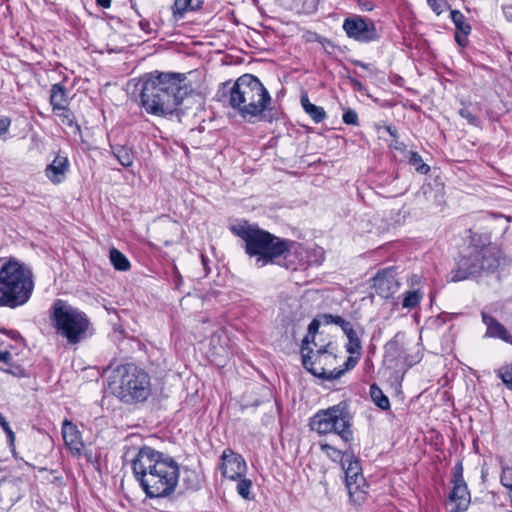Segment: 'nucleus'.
I'll use <instances>...</instances> for the list:
<instances>
[{
	"label": "nucleus",
	"mask_w": 512,
	"mask_h": 512,
	"mask_svg": "<svg viewBox=\"0 0 512 512\" xmlns=\"http://www.w3.org/2000/svg\"><path fill=\"white\" fill-rule=\"evenodd\" d=\"M343 30L349 38L368 43L376 39V27L372 20L358 15L347 17L343 22Z\"/></svg>",
	"instance_id": "ddd939ff"
},
{
	"label": "nucleus",
	"mask_w": 512,
	"mask_h": 512,
	"mask_svg": "<svg viewBox=\"0 0 512 512\" xmlns=\"http://www.w3.org/2000/svg\"><path fill=\"white\" fill-rule=\"evenodd\" d=\"M231 230L244 241L246 254L255 257V264L259 268L274 263L277 258L287 251L289 244H291L290 240L277 237L256 224H249L247 221L232 226Z\"/></svg>",
	"instance_id": "7ed1b4c3"
},
{
	"label": "nucleus",
	"mask_w": 512,
	"mask_h": 512,
	"mask_svg": "<svg viewBox=\"0 0 512 512\" xmlns=\"http://www.w3.org/2000/svg\"><path fill=\"white\" fill-rule=\"evenodd\" d=\"M69 166L66 156L57 155L52 163L47 165L45 175L53 184H60L64 181Z\"/></svg>",
	"instance_id": "6ab92c4d"
},
{
	"label": "nucleus",
	"mask_w": 512,
	"mask_h": 512,
	"mask_svg": "<svg viewBox=\"0 0 512 512\" xmlns=\"http://www.w3.org/2000/svg\"><path fill=\"white\" fill-rule=\"evenodd\" d=\"M218 94L228 96L231 108L249 123L272 120L271 95L259 78L252 74H243L233 84L230 81L222 83Z\"/></svg>",
	"instance_id": "f03ea898"
},
{
	"label": "nucleus",
	"mask_w": 512,
	"mask_h": 512,
	"mask_svg": "<svg viewBox=\"0 0 512 512\" xmlns=\"http://www.w3.org/2000/svg\"><path fill=\"white\" fill-rule=\"evenodd\" d=\"M342 468L345 474L346 487L351 494L360 488L364 477L359 459L349 449L346 450V458L342 463Z\"/></svg>",
	"instance_id": "2eb2a0df"
},
{
	"label": "nucleus",
	"mask_w": 512,
	"mask_h": 512,
	"mask_svg": "<svg viewBox=\"0 0 512 512\" xmlns=\"http://www.w3.org/2000/svg\"><path fill=\"white\" fill-rule=\"evenodd\" d=\"M300 102L303 110L311 117L315 123H320L326 118L327 115L324 108L312 104L309 101L307 93L301 95Z\"/></svg>",
	"instance_id": "b1692460"
},
{
	"label": "nucleus",
	"mask_w": 512,
	"mask_h": 512,
	"mask_svg": "<svg viewBox=\"0 0 512 512\" xmlns=\"http://www.w3.org/2000/svg\"><path fill=\"white\" fill-rule=\"evenodd\" d=\"M251 487H252V481L247 478L241 477L237 484V493L242 498H244L246 500H250V499H252Z\"/></svg>",
	"instance_id": "4c0bfd02"
},
{
	"label": "nucleus",
	"mask_w": 512,
	"mask_h": 512,
	"mask_svg": "<svg viewBox=\"0 0 512 512\" xmlns=\"http://www.w3.org/2000/svg\"><path fill=\"white\" fill-rule=\"evenodd\" d=\"M0 370L14 377L24 378L28 376L26 370L13 360L12 354L7 350H0Z\"/></svg>",
	"instance_id": "4be33fe9"
},
{
	"label": "nucleus",
	"mask_w": 512,
	"mask_h": 512,
	"mask_svg": "<svg viewBox=\"0 0 512 512\" xmlns=\"http://www.w3.org/2000/svg\"><path fill=\"white\" fill-rule=\"evenodd\" d=\"M500 482L509 491L512 490V467H510V466H502Z\"/></svg>",
	"instance_id": "58836bf2"
},
{
	"label": "nucleus",
	"mask_w": 512,
	"mask_h": 512,
	"mask_svg": "<svg viewBox=\"0 0 512 512\" xmlns=\"http://www.w3.org/2000/svg\"><path fill=\"white\" fill-rule=\"evenodd\" d=\"M96 3L102 8H109L111 6V0H96Z\"/></svg>",
	"instance_id": "052dcab7"
},
{
	"label": "nucleus",
	"mask_w": 512,
	"mask_h": 512,
	"mask_svg": "<svg viewBox=\"0 0 512 512\" xmlns=\"http://www.w3.org/2000/svg\"><path fill=\"white\" fill-rule=\"evenodd\" d=\"M408 284L410 288H417L421 286V277L417 274H413L408 279Z\"/></svg>",
	"instance_id": "8fccbe9b"
},
{
	"label": "nucleus",
	"mask_w": 512,
	"mask_h": 512,
	"mask_svg": "<svg viewBox=\"0 0 512 512\" xmlns=\"http://www.w3.org/2000/svg\"><path fill=\"white\" fill-rule=\"evenodd\" d=\"M345 321L346 320L339 315H332V324L338 325L340 327Z\"/></svg>",
	"instance_id": "13d9d810"
},
{
	"label": "nucleus",
	"mask_w": 512,
	"mask_h": 512,
	"mask_svg": "<svg viewBox=\"0 0 512 512\" xmlns=\"http://www.w3.org/2000/svg\"><path fill=\"white\" fill-rule=\"evenodd\" d=\"M360 358H361V353L355 354V355L350 354V356L347 358L346 362L344 363V368L334 369V371H342V376H343L346 371L353 369L358 364Z\"/></svg>",
	"instance_id": "c03bdc74"
},
{
	"label": "nucleus",
	"mask_w": 512,
	"mask_h": 512,
	"mask_svg": "<svg viewBox=\"0 0 512 512\" xmlns=\"http://www.w3.org/2000/svg\"><path fill=\"white\" fill-rule=\"evenodd\" d=\"M130 3H131V7L136 11V13H137L139 16H141V15H140V13L138 12V10L136 9V4L134 3V1H133V0H130Z\"/></svg>",
	"instance_id": "338daca9"
},
{
	"label": "nucleus",
	"mask_w": 512,
	"mask_h": 512,
	"mask_svg": "<svg viewBox=\"0 0 512 512\" xmlns=\"http://www.w3.org/2000/svg\"><path fill=\"white\" fill-rule=\"evenodd\" d=\"M183 483L187 489L196 491L201 487V479L198 473L194 470L185 469Z\"/></svg>",
	"instance_id": "72a5a7b5"
},
{
	"label": "nucleus",
	"mask_w": 512,
	"mask_h": 512,
	"mask_svg": "<svg viewBox=\"0 0 512 512\" xmlns=\"http://www.w3.org/2000/svg\"><path fill=\"white\" fill-rule=\"evenodd\" d=\"M201 261H202L203 267L206 271V274H208V272H209V269L207 267L208 259L204 255H201Z\"/></svg>",
	"instance_id": "e2e57ef3"
},
{
	"label": "nucleus",
	"mask_w": 512,
	"mask_h": 512,
	"mask_svg": "<svg viewBox=\"0 0 512 512\" xmlns=\"http://www.w3.org/2000/svg\"><path fill=\"white\" fill-rule=\"evenodd\" d=\"M50 320L56 333L69 344H77L89 334L91 323L87 315L62 299L53 302Z\"/></svg>",
	"instance_id": "423d86ee"
},
{
	"label": "nucleus",
	"mask_w": 512,
	"mask_h": 512,
	"mask_svg": "<svg viewBox=\"0 0 512 512\" xmlns=\"http://www.w3.org/2000/svg\"><path fill=\"white\" fill-rule=\"evenodd\" d=\"M340 328L342 329L343 333L345 334V336H347L348 334L350 333H353L355 332L352 324L349 322V321H345L341 326Z\"/></svg>",
	"instance_id": "6e6d98bb"
},
{
	"label": "nucleus",
	"mask_w": 512,
	"mask_h": 512,
	"mask_svg": "<svg viewBox=\"0 0 512 512\" xmlns=\"http://www.w3.org/2000/svg\"><path fill=\"white\" fill-rule=\"evenodd\" d=\"M164 455V452H160L146 445L138 449L131 460V468L141 488H143L146 485V481L150 480V477L157 472L159 463Z\"/></svg>",
	"instance_id": "9b49d317"
},
{
	"label": "nucleus",
	"mask_w": 512,
	"mask_h": 512,
	"mask_svg": "<svg viewBox=\"0 0 512 512\" xmlns=\"http://www.w3.org/2000/svg\"><path fill=\"white\" fill-rule=\"evenodd\" d=\"M386 131L392 136L397 137V129L393 126H386Z\"/></svg>",
	"instance_id": "680f3d73"
},
{
	"label": "nucleus",
	"mask_w": 512,
	"mask_h": 512,
	"mask_svg": "<svg viewBox=\"0 0 512 512\" xmlns=\"http://www.w3.org/2000/svg\"><path fill=\"white\" fill-rule=\"evenodd\" d=\"M317 319L321 320V324L329 325L332 324V314H319L316 316Z\"/></svg>",
	"instance_id": "5fc2aeb1"
},
{
	"label": "nucleus",
	"mask_w": 512,
	"mask_h": 512,
	"mask_svg": "<svg viewBox=\"0 0 512 512\" xmlns=\"http://www.w3.org/2000/svg\"><path fill=\"white\" fill-rule=\"evenodd\" d=\"M481 320L486 326V331L484 334L485 338L500 339L503 342L512 345V334L495 317L486 313L485 311H482Z\"/></svg>",
	"instance_id": "f3484780"
},
{
	"label": "nucleus",
	"mask_w": 512,
	"mask_h": 512,
	"mask_svg": "<svg viewBox=\"0 0 512 512\" xmlns=\"http://www.w3.org/2000/svg\"><path fill=\"white\" fill-rule=\"evenodd\" d=\"M6 434V437H7V441H8V444L10 446H13L14 443H15V434L13 432V430L11 429L10 425H8L7 427L4 428L3 430Z\"/></svg>",
	"instance_id": "3c124183"
},
{
	"label": "nucleus",
	"mask_w": 512,
	"mask_h": 512,
	"mask_svg": "<svg viewBox=\"0 0 512 512\" xmlns=\"http://www.w3.org/2000/svg\"><path fill=\"white\" fill-rule=\"evenodd\" d=\"M505 262V258L498 246L486 247L483 252L474 256H461L456 268L450 273L452 282H459L481 273H494Z\"/></svg>",
	"instance_id": "6e6552de"
},
{
	"label": "nucleus",
	"mask_w": 512,
	"mask_h": 512,
	"mask_svg": "<svg viewBox=\"0 0 512 512\" xmlns=\"http://www.w3.org/2000/svg\"><path fill=\"white\" fill-rule=\"evenodd\" d=\"M491 243L490 237L486 234L475 233L471 236V241L468 246V253L464 256H474L480 252H483L486 247H494Z\"/></svg>",
	"instance_id": "393cba45"
},
{
	"label": "nucleus",
	"mask_w": 512,
	"mask_h": 512,
	"mask_svg": "<svg viewBox=\"0 0 512 512\" xmlns=\"http://www.w3.org/2000/svg\"><path fill=\"white\" fill-rule=\"evenodd\" d=\"M455 40L456 42L461 45V46H465L466 45V42H467V36L461 34V33H458L456 32L455 33Z\"/></svg>",
	"instance_id": "4d7b16f0"
},
{
	"label": "nucleus",
	"mask_w": 512,
	"mask_h": 512,
	"mask_svg": "<svg viewBox=\"0 0 512 512\" xmlns=\"http://www.w3.org/2000/svg\"><path fill=\"white\" fill-rule=\"evenodd\" d=\"M342 120L345 124L347 125H358L359 124V120H358V114L356 113L355 110L351 109V108H348L344 111L343 113V116H342Z\"/></svg>",
	"instance_id": "37998d69"
},
{
	"label": "nucleus",
	"mask_w": 512,
	"mask_h": 512,
	"mask_svg": "<svg viewBox=\"0 0 512 512\" xmlns=\"http://www.w3.org/2000/svg\"><path fill=\"white\" fill-rule=\"evenodd\" d=\"M180 466L170 455L163 456L159 463L157 472L146 481L142 488L147 498H167L171 496L178 485Z\"/></svg>",
	"instance_id": "1a4fd4ad"
},
{
	"label": "nucleus",
	"mask_w": 512,
	"mask_h": 512,
	"mask_svg": "<svg viewBox=\"0 0 512 512\" xmlns=\"http://www.w3.org/2000/svg\"><path fill=\"white\" fill-rule=\"evenodd\" d=\"M356 2L362 11H372L375 7L372 0H356Z\"/></svg>",
	"instance_id": "09e8293b"
},
{
	"label": "nucleus",
	"mask_w": 512,
	"mask_h": 512,
	"mask_svg": "<svg viewBox=\"0 0 512 512\" xmlns=\"http://www.w3.org/2000/svg\"><path fill=\"white\" fill-rule=\"evenodd\" d=\"M427 3L436 15H440L449 8L447 0H427Z\"/></svg>",
	"instance_id": "a19ab883"
},
{
	"label": "nucleus",
	"mask_w": 512,
	"mask_h": 512,
	"mask_svg": "<svg viewBox=\"0 0 512 512\" xmlns=\"http://www.w3.org/2000/svg\"><path fill=\"white\" fill-rule=\"evenodd\" d=\"M320 449L334 462H341L342 464L346 458V450L341 451L328 443L320 444Z\"/></svg>",
	"instance_id": "473e14b6"
},
{
	"label": "nucleus",
	"mask_w": 512,
	"mask_h": 512,
	"mask_svg": "<svg viewBox=\"0 0 512 512\" xmlns=\"http://www.w3.org/2000/svg\"><path fill=\"white\" fill-rule=\"evenodd\" d=\"M370 396L375 403L382 410H388L390 408V401L383 391L376 385L370 386Z\"/></svg>",
	"instance_id": "c756f323"
},
{
	"label": "nucleus",
	"mask_w": 512,
	"mask_h": 512,
	"mask_svg": "<svg viewBox=\"0 0 512 512\" xmlns=\"http://www.w3.org/2000/svg\"><path fill=\"white\" fill-rule=\"evenodd\" d=\"M450 17L458 33L467 36L471 32V26L466 22L465 16L459 10H451Z\"/></svg>",
	"instance_id": "7c9ffc66"
},
{
	"label": "nucleus",
	"mask_w": 512,
	"mask_h": 512,
	"mask_svg": "<svg viewBox=\"0 0 512 512\" xmlns=\"http://www.w3.org/2000/svg\"><path fill=\"white\" fill-rule=\"evenodd\" d=\"M10 125H11L10 118H8L6 116H0V137L5 135L8 132Z\"/></svg>",
	"instance_id": "de8ad7c7"
},
{
	"label": "nucleus",
	"mask_w": 512,
	"mask_h": 512,
	"mask_svg": "<svg viewBox=\"0 0 512 512\" xmlns=\"http://www.w3.org/2000/svg\"><path fill=\"white\" fill-rule=\"evenodd\" d=\"M313 254L316 257L315 260L310 259V252L303 246L291 241L287 251L282 254L283 263L282 265L289 270L296 271L298 269L305 268L308 265H320L324 260V251L322 248L313 249Z\"/></svg>",
	"instance_id": "f8f14e48"
},
{
	"label": "nucleus",
	"mask_w": 512,
	"mask_h": 512,
	"mask_svg": "<svg viewBox=\"0 0 512 512\" xmlns=\"http://www.w3.org/2000/svg\"><path fill=\"white\" fill-rule=\"evenodd\" d=\"M503 12H504L506 19H508L509 21H512V5L504 7Z\"/></svg>",
	"instance_id": "bf43d9fd"
},
{
	"label": "nucleus",
	"mask_w": 512,
	"mask_h": 512,
	"mask_svg": "<svg viewBox=\"0 0 512 512\" xmlns=\"http://www.w3.org/2000/svg\"><path fill=\"white\" fill-rule=\"evenodd\" d=\"M110 379L111 391L124 404L145 402L151 394L149 374L134 364L118 366Z\"/></svg>",
	"instance_id": "39448f33"
},
{
	"label": "nucleus",
	"mask_w": 512,
	"mask_h": 512,
	"mask_svg": "<svg viewBox=\"0 0 512 512\" xmlns=\"http://www.w3.org/2000/svg\"><path fill=\"white\" fill-rule=\"evenodd\" d=\"M408 163L414 167L416 172L420 174H427L430 171L429 165L424 163L421 155L415 151L408 152Z\"/></svg>",
	"instance_id": "2f4dec72"
},
{
	"label": "nucleus",
	"mask_w": 512,
	"mask_h": 512,
	"mask_svg": "<svg viewBox=\"0 0 512 512\" xmlns=\"http://www.w3.org/2000/svg\"><path fill=\"white\" fill-rule=\"evenodd\" d=\"M34 290L33 272L17 260L0 266V308L16 309L25 305Z\"/></svg>",
	"instance_id": "20e7f679"
},
{
	"label": "nucleus",
	"mask_w": 512,
	"mask_h": 512,
	"mask_svg": "<svg viewBox=\"0 0 512 512\" xmlns=\"http://www.w3.org/2000/svg\"><path fill=\"white\" fill-rule=\"evenodd\" d=\"M459 115L466 119L467 122L471 125L477 126L478 125V118L472 114V112L468 108H461L459 110Z\"/></svg>",
	"instance_id": "49530a36"
},
{
	"label": "nucleus",
	"mask_w": 512,
	"mask_h": 512,
	"mask_svg": "<svg viewBox=\"0 0 512 512\" xmlns=\"http://www.w3.org/2000/svg\"><path fill=\"white\" fill-rule=\"evenodd\" d=\"M204 0H175L172 6L173 15L182 18L187 11H195L202 7Z\"/></svg>",
	"instance_id": "bb28decb"
},
{
	"label": "nucleus",
	"mask_w": 512,
	"mask_h": 512,
	"mask_svg": "<svg viewBox=\"0 0 512 512\" xmlns=\"http://www.w3.org/2000/svg\"><path fill=\"white\" fill-rule=\"evenodd\" d=\"M331 343L319 348L316 352L308 348L301 351L302 365L312 375L322 380H336L342 377V371L327 370L336 360V355L328 350Z\"/></svg>",
	"instance_id": "9d476101"
},
{
	"label": "nucleus",
	"mask_w": 512,
	"mask_h": 512,
	"mask_svg": "<svg viewBox=\"0 0 512 512\" xmlns=\"http://www.w3.org/2000/svg\"><path fill=\"white\" fill-rule=\"evenodd\" d=\"M6 434V437H7V441H8V444L10 446H13L14 443H15V434L13 432V430L11 429L10 425H8L7 427L4 428L3 430Z\"/></svg>",
	"instance_id": "603ef678"
},
{
	"label": "nucleus",
	"mask_w": 512,
	"mask_h": 512,
	"mask_svg": "<svg viewBox=\"0 0 512 512\" xmlns=\"http://www.w3.org/2000/svg\"><path fill=\"white\" fill-rule=\"evenodd\" d=\"M449 319H450V315L448 313H441V314L437 315L435 318H430L427 321V325L432 328L440 329L446 324V322Z\"/></svg>",
	"instance_id": "ea45409f"
},
{
	"label": "nucleus",
	"mask_w": 512,
	"mask_h": 512,
	"mask_svg": "<svg viewBox=\"0 0 512 512\" xmlns=\"http://www.w3.org/2000/svg\"><path fill=\"white\" fill-rule=\"evenodd\" d=\"M112 153L119 163L124 167H130L134 161V154L131 148L124 145H111Z\"/></svg>",
	"instance_id": "cd10ccee"
},
{
	"label": "nucleus",
	"mask_w": 512,
	"mask_h": 512,
	"mask_svg": "<svg viewBox=\"0 0 512 512\" xmlns=\"http://www.w3.org/2000/svg\"><path fill=\"white\" fill-rule=\"evenodd\" d=\"M498 376L508 389H512V366H504L499 369Z\"/></svg>",
	"instance_id": "79ce46f5"
},
{
	"label": "nucleus",
	"mask_w": 512,
	"mask_h": 512,
	"mask_svg": "<svg viewBox=\"0 0 512 512\" xmlns=\"http://www.w3.org/2000/svg\"><path fill=\"white\" fill-rule=\"evenodd\" d=\"M399 285L400 283L393 269L381 270L373 278V287L376 293L383 298H389L394 294Z\"/></svg>",
	"instance_id": "dca6fc26"
},
{
	"label": "nucleus",
	"mask_w": 512,
	"mask_h": 512,
	"mask_svg": "<svg viewBox=\"0 0 512 512\" xmlns=\"http://www.w3.org/2000/svg\"><path fill=\"white\" fill-rule=\"evenodd\" d=\"M49 102L52 106V111L68 105V92L62 83H56L51 86Z\"/></svg>",
	"instance_id": "5701e85b"
},
{
	"label": "nucleus",
	"mask_w": 512,
	"mask_h": 512,
	"mask_svg": "<svg viewBox=\"0 0 512 512\" xmlns=\"http://www.w3.org/2000/svg\"><path fill=\"white\" fill-rule=\"evenodd\" d=\"M351 82H352V84H353L354 86H357V87H360V86H361V83H360L358 80L352 79V80H351Z\"/></svg>",
	"instance_id": "774afa93"
},
{
	"label": "nucleus",
	"mask_w": 512,
	"mask_h": 512,
	"mask_svg": "<svg viewBox=\"0 0 512 512\" xmlns=\"http://www.w3.org/2000/svg\"><path fill=\"white\" fill-rule=\"evenodd\" d=\"M346 337L348 340L347 344L345 345L346 351L351 355L360 354L362 351V345L358 333L355 331L348 334Z\"/></svg>",
	"instance_id": "c9c22d12"
},
{
	"label": "nucleus",
	"mask_w": 512,
	"mask_h": 512,
	"mask_svg": "<svg viewBox=\"0 0 512 512\" xmlns=\"http://www.w3.org/2000/svg\"><path fill=\"white\" fill-rule=\"evenodd\" d=\"M62 437L66 447L73 455H81L84 448L81 433L77 426L68 419L62 423Z\"/></svg>",
	"instance_id": "a211bd4d"
},
{
	"label": "nucleus",
	"mask_w": 512,
	"mask_h": 512,
	"mask_svg": "<svg viewBox=\"0 0 512 512\" xmlns=\"http://www.w3.org/2000/svg\"><path fill=\"white\" fill-rule=\"evenodd\" d=\"M309 427L319 435L334 433L347 445L354 439L352 416L344 403L319 410L310 418Z\"/></svg>",
	"instance_id": "0eeeda50"
},
{
	"label": "nucleus",
	"mask_w": 512,
	"mask_h": 512,
	"mask_svg": "<svg viewBox=\"0 0 512 512\" xmlns=\"http://www.w3.org/2000/svg\"><path fill=\"white\" fill-rule=\"evenodd\" d=\"M424 297V290L422 287L410 288L402 294V308L414 309L419 306Z\"/></svg>",
	"instance_id": "a878e982"
},
{
	"label": "nucleus",
	"mask_w": 512,
	"mask_h": 512,
	"mask_svg": "<svg viewBox=\"0 0 512 512\" xmlns=\"http://www.w3.org/2000/svg\"><path fill=\"white\" fill-rule=\"evenodd\" d=\"M465 482L463 478V464L461 461H458L453 468V479L452 483H461Z\"/></svg>",
	"instance_id": "a18cd8bd"
},
{
	"label": "nucleus",
	"mask_w": 512,
	"mask_h": 512,
	"mask_svg": "<svg viewBox=\"0 0 512 512\" xmlns=\"http://www.w3.org/2000/svg\"><path fill=\"white\" fill-rule=\"evenodd\" d=\"M60 119L61 122L67 126L72 127L73 125H76L75 123V117L73 112L68 108V105L63 106L61 109H56V111H53Z\"/></svg>",
	"instance_id": "e433bc0d"
},
{
	"label": "nucleus",
	"mask_w": 512,
	"mask_h": 512,
	"mask_svg": "<svg viewBox=\"0 0 512 512\" xmlns=\"http://www.w3.org/2000/svg\"><path fill=\"white\" fill-rule=\"evenodd\" d=\"M139 27L146 34H151L153 32V29L151 28V24L147 19H141L139 21Z\"/></svg>",
	"instance_id": "864d4df0"
},
{
	"label": "nucleus",
	"mask_w": 512,
	"mask_h": 512,
	"mask_svg": "<svg viewBox=\"0 0 512 512\" xmlns=\"http://www.w3.org/2000/svg\"><path fill=\"white\" fill-rule=\"evenodd\" d=\"M449 498L456 506L455 512L467 510L470 504V493L466 482L453 483V488Z\"/></svg>",
	"instance_id": "412c9836"
},
{
	"label": "nucleus",
	"mask_w": 512,
	"mask_h": 512,
	"mask_svg": "<svg viewBox=\"0 0 512 512\" xmlns=\"http://www.w3.org/2000/svg\"><path fill=\"white\" fill-rule=\"evenodd\" d=\"M187 77L176 72H151L141 79L140 102L148 114L172 115L191 93Z\"/></svg>",
	"instance_id": "f257e3e1"
},
{
	"label": "nucleus",
	"mask_w": 512,
	"mask_h": 512,
	"mask_svg": "<svg viewBox=\"0 0 512 512\" xmlns=\"http://www.w3.org/2000/svg\"><path fill=\"white\" fill-rule=\"evenodd\" d=\"M355 64H356L357 66H360V67H361V68H363V69H368V67H369V64H366V63H364V62H362V61H359V60L355 61Z\"/></svg>",
	"instance_id": "0e129e2a"
},
{
	"label": "nucleus",
	"mask_w": 512,
	"mask_h": 512,
	"mask_svg": "<svg viewBox=\"0 0 512 512\" xmlns=\"http://www.w3.org/2000/svg\"><path fill=\"white\" fill-rule=\"evenodd\" d=\"M9 425V423L6 421V419L4 418L1 422H0V427L4 430L5 427H7Z\"/></svg>",
	"instance_id": "69168bd1"
},
{
	"label": "nucleus",
	"mask_w": 512,
	"mask_h": 512,
	"mask_svg": "<svg viewBox=\"0 0 512 512\" xmlns=\"http://www.w3.org/2000/svg\"><path fill=\"white\" fill-rule=\"evenodd\" d=\"M418 197H422L431 206H441L444 203V185L426 183L419 190Z\"/></svg>",
	"instance_id": "aec40b11"
},
{
	"label": "nucleus",
	"mask_w": 512,
	"mask_h": 512,
	"mask_svg": "<svg viewBox=\"0 0 512 512\" xmlns=\"http://www.w3.org/2000/svg\"><path fill=\"white\" fill-rule=\"evenodd\" d=\"M321 325V320L317 319L316 317L310 322L308 325V334L305 336V338L302 341L301 345V351H306L308 349V345L310 342L314 343L315 335L318 332V329Z\"/></svg>",
	"instance_id": "f704fd0d"
},
{
	"label": "nucleus",
	"mask_w": 512,
	"mask_h": 512,
	"mask_svg": "<svg viewBox=\"0 0 512 512\" xmlns=\"http://www.w3.org/2000/svg\"><path fill=\"white\" fill-rule=\"evenodd\" d=\"M110 261L113 267L118 271H127L130 269L128 258L116 248L110 250Z\"/></svg>",
	"instance_id": "c85d7f7f"
},
{
	"label": "nucleus",
	"mask_w": 512,
	"mask_h": 512,
	"mask_svg": "<svg viewBox=\"0 0 512 512\" xmlns=\"http://www.w3.org/2000/svg\"><path fill=\"white\" fill-rule=\"evenodd\" d=\"M219 468L222 476L230 480H238L244 477L247 471L246 461L243 456L235 453L230 448H226L222 452Z\"/></svg>",
	"instance_id": "4468645a"
}]
</instances>
